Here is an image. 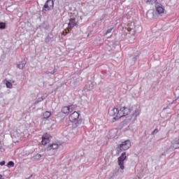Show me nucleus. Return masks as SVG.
Masks as SVG:
<instances>
[{"instance_id": "obj_18", "label": "nucleus", "mask_w": 179, "mask_h": 179, "mask_svg": "<svg viewBox=\"0 0 179 179\" xmlns=\"http://www.w3.org/2000/svg\"><path fill=\"white\" fill-rule=\"evenodd\" d=\"M6 29V22H0V30Z\"/></svg>"}, {"instance_id": "obj_21", "label": "nucleus", "mask_w": 179, "mask_h": 179, "mask_svg": "<svg viewBox=\"0 0 179 179\" xmlns=\"http://www.w3.org/2000/svg\"><path fill=\"white\" fill-rule=\"evenodd\" d=\"M6 86L8 89H12L13 87V85H12V83L7 81L6 83Z\"/></svg>"}, {"instance_id": "obj_1", "label": "nucleus", "mask_w": 179, "mask_h": 179, "mask_svg": "<svg viewBox=\"0 0 179 179\" xmlns=\"http://www.w3.org/2000/svg\"><path fill=\"white\" fill-rule=\"evenodd\" d=\"M131 108H127L123 106L120 109L117 108H113L109 110L108 114L110 117H114L112 120L113 122H115L120 118H122V117H127V115H130Z\"/></svg>"}, {"instance_id": "obj_20", "label": "nucleus", "mask_w": 179, "mask_h": 179, "mask_svg": "<svg viewBox=\"0 0 179 179\" xmlns=\"http://www.w3.org/2000/svg\"><path fill=\"white\" fill-rule=\"evenodd\" d=\"M157 2V0H147L146 3H149V5H155Z\"/></svg>"}, {"instance_id": "obj_4", "label": "nucleus", "mask_w": 179, "mask_h": 179, "mask_svg": "<svg viewBox=\"0 0 179 179\" xmlns=\"http://www.w3.org/2000/svg\"><path fill=\"white\" fill-rule=\"evenodd\" d=\"M131 146V141L126 140L122 142V143L117 146V151L122 152L124 150H128V149H129Z\"/></svg>"}, {"instance_id": "obj_19", "label": "nucleus", "mask_w": 179, "mask_h": 179, "mask_svg": "<svg viewBox=\"0 0 179 179\" xmlns=\"http://www.w3.org/2000/svg\"><path fill=\"white\" fill-rule=\"evenodd\" d=\"M55 72H57V69L55 68L53 69V71H45V75H50H50H54V73H55Z\"/></svg>"}, {"instance_id": "obj_12", "label": "nucleus", "mask_w": 179, "mask_h": 179, "mask_svg": "<svg viewBox=\"0 0 179 179\" xmlns=\"http://www.w3.org/2000/svg\"><path fill=\"white\" fill-rule=\"evenodd\" d=\"M171 148H173V149H179V139H175L172 141Z\"/></svg>"}, {"instance_id": "obj_8", "label": "nucleus", "mask_w": 179, "mask_h": 179, "mask_svg": "<svg viewBox=\"0 0 179 179\" xmlns=\"http://www.w3.org/2000/svg\"><path fill=\"white\" fill-rule=\"evenodd\" d=\"M156 12H157L158 15H162V13H164V8L162 3H157L155 4Z\"/></svg>"}, {"instance_id": "obj_22", "label": "nucleus", "mask_w": 179, "mask_h": 179, "mask_svg": "<svg viewBox=\"0 0 179 179\" xmlns=\"http://www.w3.org/2000/svg\"><path fill=\"white\" fill-rule=\"evenodd\" d=\"M7 167H15V162H13V161L8 162V163L7 164Z\"/></svg>"}, {"instance_id": "obj_32", "label": "nucleus", "mask_w": 179, "mask_h": 179, "mask_svg": "<svg viewBox=\"0 0 179 179\" xmlns=\"http://www.w3.org/2000/svg\"><path fill=\"white\" fill-rule=\"evenodd\" d=\"M0 145H1V141H0Z\"/></svg>"}, {"instance_id": "obj_26", "label": "nucleus", "mask_w": 179, "mask_h": 179, "mask_svg": "<svg viewBox=\"0 0 179 179\" xmlns=\"http://www.w3.org/2000/svg\"><path fill=\"white\" fill-rule=\"evenodd\" d=\"M51 41V38L50 36H48L45 39V42L46 43H50V41Z\"/></svg>"}, {"instance_id": "obj_5", "label": "nucleus", "mask_w": 179, "mask_h": 179, "mask_svg": "<svg viewBox=\"0 0 179 179\" xmlns=\"http://www.w3.org/2000/svg\"><path fill=\"white\" fill-rule=\"evenodd\" d=\"M126 159H127V152H123L117 159V163L121 170H124L125 169V166H124V162H125Z\"/></svg>"}, {"instance_id": "obj_28", "label": "nucleus", "mask_w": 179, "mask_h": 179, "mask_svg": "<svg viewBox=\"0 0 179 179\" xmlns=\"http://www.w3.org/2000/svg\"><path fill=\"white\" fill-rule=\"evenodd\" d=\"M0 166H5V161H2L0 162Z\"/></svg>"}, {"instance_id": "obj_23", "label": "nucleus", "mask_w": 179, "mask_h": 179, "mask_svg": "<svg viewBox=\"0 0 179 179\" xmlns=\"http://www.w3.org/2000/svg\"><path fill=\"white\" fill-rule=\"evenodd\" d=\"M42 155L41 154H36L34 157V159L35 160H40V159H41Z\"/></svg>"}, {"instance_id": "obj_31", "label": "nucleus", "mask_w": 179, "mask_h": 179, "mask_svg": "<svg viewBox=\"0 0 179 179\" xmlns=\"http://www.w3.org/2000/svg\"><path fill=\"white\" fill-rule=\"evenodd\" d=\"M162 156H164V154H162Z\"/></svg>"}, {"instance_id": "obj_9", "label": "nucleus", "mask_w": 179, "mask_h": 179, "mask_svg": "<svg viewBox=\"0 0 179 179\" xmlns=\"http://www.w3.org/2000/svg\"><path fill=\"white\" fill-rule=\"evenodd\" d=\"M58 148H59V145H58V143H53L52 144H50L47 147L46 150L48 152H50L51 150H57V149H58Z\"/></svg>"}, {"instance_id": "obj_3", "label": "nucleus", "mask_w": 179, "mask_h": 179, "mask_svg": "<svg viewBox=\"0 0 179 179\" xmlns=\"http://www.w3.org/2000/svg\"><path fill=\"white\" fill-rule=\"evenodd\" d=\"M141 113H142L141 107L132 106L130 108V117L131 119L136 120L141 115Z\"/></svg>"}, {"instance_id": "obj_11", "label": "nucleus", "mask_w": 179, "mask_h": 179, "mask_svg": "<svg viewBox=\"0 0 179 179\" xmlns=\"http://www.w3.org/2000/svg\"><path fill=\"white\" fill-rule=\"evenodd\" d=\"M93 84L92 83H88L84 87L85 92H90V90H93Z\"/></svg>"}, {"instance_id": "obj_25", "label": "nucleus", "mask_w": 179, "mask_h": 179, "mask_svg": "<svg viewBox=\"0 0 179 179\" xmlns=\"http://www.w3.org/2000/svg\"><path fill=\"white\" fill-rule=\"evenodd\" d=\"M113 29H114V27L107 29L106 32L105 33V36H107V34H110V33H111V31H113Z\"/></svg>"}, {"instance_id": "obj_7", "label": "nucleus", "mask_w": 179, "mask_h": 179, "mask_svg": "<svg viewBox=\"0 0 179 179\" xmlns=\"http://www.w3.org/2000/svg\"><path fill=\"white\" fill-rule=\"evenodd\" d=\"M73 105L64 106L62 108V113H63V114H69V113H72V111H73Z\"/></svg>"}, {"instance_id": "obj_6", "label": "nucleus", "mask_w": 179, "mask_h": 179, "mask_svg": "<svg viewBox=\"0 0 179 179\" xmlns=\"http://www.w3.org/2000/svg\"><path fill=\"white\" fill-rule=\"evenodd\" d=\"M51 8H54V0H47L42 11L45 13V12H48V10H51Z\"/></svg>"}, {"instance_id": "obj_17", "label": "nucleus", "mask_w": 179, "mask_h": 179, "mask_svg": "<svg viewBox=\"0 0 179 179\" xmlns=\"http://www.w3.org/2000/svg\"><path fill=\"white\" fill-rule=\"evenodd\" d=\"M51 117V112L45 111L43 115V120H48V117Z\"/></svg>"}, {"instance_id": "obj_24", "label": "nucleus", "mask_w": 179, "mask_h": 179, "mask_svg": "<svg viewBox=\"0 0 179 179\" xmlns=\"http://www.w3.org/2000/svg\"><path fill=\"white\" fill-rule=\"evenodd\" d=\"M45 96L39 97V98L36 100V103H41V101H43V100H45Z\"/></svg>"}, {"instance_id": "obj_2", "label": "nucleus", "mask_w": 179, "mask_h": 179, "mask_svg": "<svg viewBox=\"0 0 179 179\" xmlns=\"http://www.w3.org/2000/svg\"><path fill=\"white\" fill-rule=\"evenodd\" d=\"M80 115V114H79V113L75 111L71 113L69 117V121L74 124V128H76V127H79V125H80V124L82 123V120L79 119Z\"/></svg>"}, {"instance_id": "obj_30", "label": "nucleus", "mask_w": 179, "mask_h": 179, "mask_svg": "<svg viewBox=\"0 0 179 179\" xmlns=\"http://www.w3.org/2000/svg\"><path fill=\"white\" fill-rule=\"evenodd\" d=\"M134 59H136V57H134Z\"/></svg>"}, {"instance_id": "obj_29", "label": "nucleus", "mask_w": 179, "mask_h": 179, "mask_svg": "<svg viewBox=\"0 0 179 179\" xmlns=\"http://www.w3.org/2000/svg\"><path fill=\"white\" fill-rule=\"evenodd\" d=\"M31 177H33V175H31V176H29V178H31Z\"/></svg>"}, {"instance_id": "obj_15", "label": "nucleus", "mask_w": 179, "mask_h": 179, "mask_svg": "<svg viewBox=\"0 0 179 179\" xmlns=\"http://www.w3.org/2000/svg\"><path fill=\"white\" fill-rule=\"evenodd\" d=\"M117 132H118V130L117 129H112L109 131V134L110 136V138H115L117 136Z\"/></svg>"}, {"instance_id": "obj_16", "label": "nucleus", "mask_w": 179, "mask_h": 179, "mask_svg": "<svg viewBox=\"0 0 179 179\" xmlns=\"http://www.w3.org/2000/svg\"><path fill=\"white\" fill-rule=\"evenodd\" d=\"M47 143H50V138L43 136L42 137V145H43V146H45V145H47Z\"/></svg>"}, {"instance_id": "obj_14", "label": "nucleus", "mask_w": 179, "mask_h": 179, "mask_svg": "<svg viewBox=\"0 0 179 179\" xmlns=\"http://www.w3.org/2000/svg\"><path fill=\"white\" fill-rule=\"evenodd\" d=\"M26 64H27V62L23 60L17 65V68H18V69H23L24 66H26Z\"/></svg>"}, {"instance_id": "obj_13", "label": "nucleus", "mask_w": 179, "mask_h": 179, "mask_svg": "<svg viewBox=\"0 0 179 179\" xmlns=\"http://www.w3.org/2000/svg\"><path fill=\"white\" fill-rule=\"evenodd\" d=\"M50 27L47 22H43L41 25L37 27V29H41V30H48Z\"/></svg>"}, {"instance_id": "obj_27", "label": "nucleus", "mask_w": 179, "mask_h": 179, "mask_svg": "<svg viewBox=\"0 0 179 179\" xmlns=\"http://www.w3.org/2000/svg\"><path fill=\"white\" fill-rule=\"evenodd\" d=\"M157 132H159V129H155L152 131V135H153L154 134H157Z\"/></svg>"}, {"instance_id": "obj_10", "label": "nucleus", "mask_w": 179, "mask_h": 179, "mask_svg": "<svg viewBox=\"0 0 179 179\" xmlns=\"http://www.w3.org/2000/svg\"><path fill=\"white\" fill-rule=\"evenodd\" d=\"M76 26V19L75 18H70L69 19V22L68 24V27L69 29H70L71 30H72V29Z\"/></svg>"}]
</instances>
